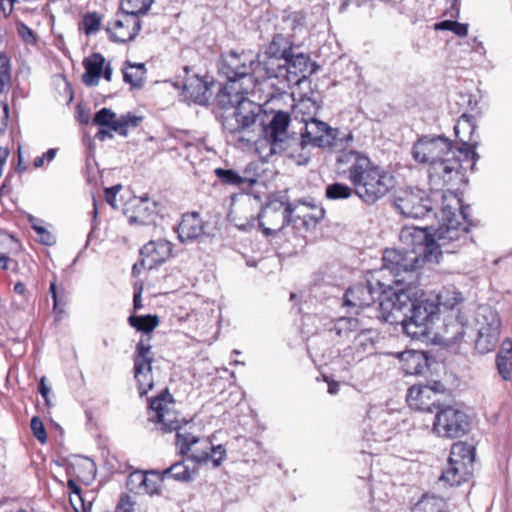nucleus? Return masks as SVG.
Returning a JSON list of instances; mask_svg holds the SVG:
<instances>
[{
  "mask_svg": "<svg viewBox=\"0 0 512 512\" xmlns=\"http://www.w3.org/2000/svg\"><path fill=\"white\" fill-rule=\"evenodd\" d=\"M258 166L257 164L250 163L245 167L243 173L241 174L243 179V186H247L248 188L253 187L258 181Z\"/></svg>",
  "mask_w": 512,
  "mask_h": 512,
  "instance_id": "obj_49",
  "label": "nucleus"
},
{
  "mask_svg": "<svg viewBox=\"0 0 512 512\" xmlns=\"http://www.w3.org/2000/svg\"><path fill=\"white\" fill-rule=\"evenodd\" d=\"M121 190V185H115L105 189V198L106 201L112 206L115 205L116 196L118 192Z\"/></svg>",
  "mask_w": 512,
  "mask_h": 512,
  "instance_id": "obj_61",
  "label": "nucleus"
},
{
  "mask_svg": "<svg viewBox=\"0 0 512 512\" xmlns=\"http://www.w3.org/2000/svg\"><path fill=\"white\" fill-rule=\"evenodd\" d=\"M215 174L224 184L243 186V179L241 174L232 169L217 168L215 170Z\"/></svg>",
  "mask_w": 512,
  "mask_h": 512,
  "instance_id": "obj_46",
  "label": "nucleus"
},
{
  "mask_svg": "<svg viewBox=\"0 0 512 512\" xmlns=\"http://www.w3.org/2000/svg\"><path fill=\"white\" fill-rule=\"evenodd\" d=\"M285 66V60L265 53L262 59L254 58V72L252 74L254 89L258 84L273 78L279 79V83H285Z\"/></svg>",
  "mask_w": 512,
  "mask_h": 512,
  "instance_id": "obj_19",
  "label": "nucleus"
},
{
  "mask_svg": "<svg viewBox=\"0 0 512 512\" xmlns=\"http://www.w3.org/2000/svg\"><path fill=\"white\" fill-rule=\"evenodd\" d=\"M469 427V417L464 411L453 405L438 406L432 424V430L438 437L460 438L468 432Z\"/></svg>",
  "mask_w": 512,
  "mask_h": 512,
  "instance_id": "obj_10",
  "label": "nucleus"
},
{
  "mask_svg": "<svg viewBox=\"0 0 512 512\" xmlns=\"http://www.w3.org/2000/svg\"><path fill=\"white\" fill-rule=\"evenodd\" d=\"M16 2L17 0H0V11L3 13L4 17L10 15Z\"/></svg>",
  "mask_w": 512,
  "mask_h": 512,
  "instance_id": "obj_62",
  "label": "nucleus"
},
{
  "mask_svg": "<svg viewBox=\"0 0 512 512\" xmlns=\"http://www.w3.org/2000/svg\"><path fill=\"white\" fill-rule=\"evenodd\" d=\"M303 207L306 208H312L314 210L313 214H303L299 215L298 218L303 219V221L307 224L313 222L317 223L319 220H321L324 217V210L321 207H318L316 205H310L307 203H301Z\"/></svg>",
  "mask_w": 512,
  "mask_h": 512,
  "instance_id": "obj_53",
  "label": "nucleus"
},
{
  "mask_svg": "<svg viewBox=\"0 0 512 512\" xmlns=\"http://www.w3.org/2000/svg\"><path fill=\"white\" fill-rule=\"evenodd\" d=\"M162 481V478H161ZM160 479L155 474L151 476L147 474V481L143 484V491L141 495H155L160 491Z\"/></svg>",
  "mask_w": 512,
  "mask_h": 512,
  "instance_id": "obj_52",
  "label": "nucleus"
},
{
  "mask_svg": "<svg viewBox=\"0 0 512 512\" xmlns=\"http://www.w3.org/2000/svg\"><path fill=\"white\" fill-rule=\"evenodd\" d=\"M383 266L379 270H385L391 281V288L406 306L412 302V296L417 295L420 281V269L425 261L421 253L408 248H387L383 253Z\"/></svg>",
  "mask_w": 512,
  "mask_h": 512,
  "instance_id": "obj_7",
  "label": "nucleus"
},
{
  "mask_svg": "<svg viewBox=\"0 0 512 512\" xmlns=\"http://www.w3.org/2000/svg\"><path fill=\"white\" fill-rule=\"evenodd\" d=\"M468 211L469 206L463 205L457 193H443L434 234L428 228L405 226L400 232V240L408 250L421 253L425 262L437 264L444 252L455 253L471 239L472 221Z\"/></svg>",
  "mask_w": 512,
  "mask_h": 512,
  "instance_id": "obj_3",
  "label": "nucleus"
},
{
  "mask_svg": "<svg viewBox=\"0 0 512 512\" xmlns=\"http://www.w3.org/2000/svg\"><path fill=\"white\" fill-rule=\"evenodd\" d=\"M266 112L262 115L249 130L232 135L237 139L238 146L248 151H253L262 161L279 152L282 143L286 138L287 129L290 124V115L284 111L276 112L270 122L265 124Z\"/></svg>",
  "mask_w": 512,
  "mask_h": 512,
  "instance_id": "obj_8",
  "label": "nucleus"
},
{
  "mask_svg": "<svg viewBox=\"0 0 512 512\" xmlns=\"http://www.w3.org/2000/svg\"><path fill=\"white\" fill-rule=\"evenodd\" d=\"M142 293H143V285L135 284L134 286V297H133V306L135 310H139L143 307L142 305Z\"/></svg>",
  "mask_w": 512,
  "mask_h": 512,
  "instance_id": "obj_60",
  "label": "nucleus"
},
{
  "mask_svg": "<svg viewBox=\"0 0 512 512\" xmlns=\"http://www.w3.org/2000/svg\"><path fill=\"white\" fill-rule=\"evenodd\" d=\"M471 468L464 463H459L448 459L446 468L441 474L440 480L446 482L450 486L460 485L467 481L471 474Z\"/></svg>",
  "mask_w": 512,
  "mask_h": 512,
  "instance_id": "obj_28",
  "label": "nucleus"
},
{
  "mask_svg": "<svg viewBox=\"0 0 512 512\" xmlns=\"http://www.w3.org/2000/svg\"><path fill=\"white\" fill-rule=\"evenodd\" d=\"M30 8L28 6L25 7H17L15 8L16 15V31L19 37H21L26 44L32 43V29L25 24L23 17L26 13H28Z\"/></svg>",
  "mask_w": 512,
  "mask_h": 512,
  "instance_id": "obj_43",
  "label": "nucleus"
},
{
  "mask_svg": "<svg viewBox=\"0 0 512 512\" xmlns=\"http://www.w3.org/2000/svg\"><path fill=\"white\" fill-rule=\"evenodd\" d=\"M338 333L357 332L353 339V346L357 353L371 355L376 350V344L379 341V333L375 329L361 328L358 319L353 317H343L337 323Z\"/></svg>",
  "mask_w": 512,
  "mask_h": 512,
  "instance_id": "obj_15",
  "label": "nucleus"
},
{
  "mask_svg": "<svg viewBox=\"0 0 512 512\" xmlns=\"http://www.w3.org/2000/svg\"><path fill=\"white\" fill-rule=\"evenodd\" d=\"M197 471V467L190 468L185 460L172 464L167 469L161 472L162 480L172 478L176 481L187 482L190 481Z\"/></svg>",
  "mask_w": 512,
  "mask_h": 512,
  "instance_id": "obj_34",
  "label": "nucleus"
},
{
  "mask_svg": "<svg viewBox=\"0 0 512 512\" xmlns=\"http://www.w3.org/2000/svg\"><path fill=\"white\" fill-rule=\"evenodd\" d=\"M50 291L52 293V297L54 300V311H57L59 314L63 313L62 307L65 305V302L62 301L61 298L58 297L57 291H56V284L54 281L50 283Z\"/></svg>",
  "mask_w": 512,
  "mask_h": 512,
  "instance_id": "obj_57",
  "label": "nucleus"
},
{
  "mask_svg": "<svg viewBox=\"0 0 512 512\" xmlns=\"http://www.w3.org/2000/svg\"><path fill=\"white\" fill-rule=\"evenodd\" d=\"M101 25L102 16L98 12H88L79 23V29L84 32L86 36H91L99 32Z\"/></svg>",
  "mask_w": 512,
  "mask_h": 512,
  "instance_id": "obj_41",
  "label": "nucleus"
},
{
  "mask_svg": "<svg viewBox=\"0 0 512 512\" xmlns=\"http://www.w3.org/2000/svg\"><path fill=\"white\" fill-rule=\"evenodd\" d=\"M34 437L42 444L47 442V433L43 422L37 416H34Z\"/></svg>",
  "mask_w": 512,
  "mask_h": 512,
  "instance_id": "obj_54",
  "label": "nucleus"
},
{
  "mask_svg": "<svg viewBox=\"0 0 512 512\" xmlns=\"http://www.w3.org/2000/svg\"><path fill=\"white\" fill-rule=\"evenodd\" d=\"M353 192V187L344 183L335 182L326 187L325 195L331 200H342L350 198Z\"/></svg>",
  "mask_w": 512,
  "mask_h": 512,
  "instance_id": "obj_44",
  "label": "nucleus"
},
{
  "mask_svg": "<svg viewBox=\"0 0 512 512\" xmlns=\"http://www.w3.org/2000/svg\"><path fill=\"white\" fill-rule=\"evenodd\" d=\"M265 54L286 60L293 54V44L284 35L276 34L269 43Z\"/></svg>",
  "mask_w": 512,
  "mask_h": 512,
  "instance_id": "obj_32",
  "label": "nucleus"
},
{
  "mask_svg": "<svg viewBox=\"0 0 512 512\" xmlns=\"http://www.w3.org/2000/svg\"><path fill=\"white\" fill-rule=\"evenodd\" d=\"M134 214L131 220L140 224H149L156 216V203L148 197H141L134 208Z\"/></svg>",
  "mask_w": 512,
  "mask_h": 512,
  "instance_id": "obj_33",
  "label": "nucleus"
},
{
  "mask_svg": "<svg viewBox=\"0 0 512 512\" xmlns=\"http://www.w3.org/2000/svg\"><path fill=\"white\" fill-rule=\"evenodd\" d=\"M396 210L407 218H423L432 210L428 194L419 188L400 189L393 198Z\"/></svg>",
  "mask_w": 512,
  "mask_h": 512,
  "instance_id": "obj_12",
  "label": "nucleus"
},
{
  "mask_svg": "<svg viewBox=\"0 0 512 512\" xmlns=\"http://www.w3.org/2000/svg\"><path fill=\"white\" fill-rule=\"evenodd\" d=\"M181 89V97L185 102L203 105L209 100V85L198 75H188Z\"/></svg>",
  "mask_w": 512,
  "mask_h": 512,
  "instance_id": "obj_24",
  "label": "nucleus"
},
{
  "mask_svg": "<svg viewBox=\"0 0 512 512\" xmlns=\"http://www.w3.org/2000/svg\"><path fill=\"white\" fill-rule=\"evenodd\" d=\"M140 253L142 257L140 264L151 270L171 256L172 245L166 240L150 241L141 248Z\"/></svg>",
  "mask_w": 512,
  "mask_h": 512,
  "instance_id": "obj_23",
  "label": "nucleus"
},
{
  "mask_svg": "<svg viewBox=\"0 0 512 512\" xmlns=\"http://www.w3.org/2000/svg\"><path fill=\"white\" fill-rule=\"evenodd\" d=\"M34 232L37 234V241L45 246H53L56 243L55 234L43 225L34 224Z\"/></svg>",
  "mask_w": 512,
  "mask_h": 512,
  "instance_id": "obj_48",
  "label": "nucleus"
},
{
  "mask_svg": "<svg viewBox=\"0 0 512 512\" xmlns=\"http://www.w3.org/2000/svg\"><path fill=\"white\" fill-rule=\"evenodd\" d=\"M296 206L279 199L269 201L257 215L259 225L267 236L275 235L292 222Z\"/></svg>",
  "mask_w": 512,
  "mask_h": 512,
  "instance_id": "obj_11",
  "label": "nucleus"
},
{
  "mask_svg": "<svg viewBox=\"0 0 512 512\" xmlns=\"http://www.w3.org/2000/svg\"><path fill=\"white\" fill-rule=\"evenodd\" d=\"M307 145H304V150L299 148L296 145V142L294 143V152H291L288 154V157L291 158L297 165H306L308 164L310 160V153L307 150Z\"/></svg>",
  "mask_w": 512,
  "mask_h": 512,
  "instance_id": "obj_51",
  "label": "nucleus"
},
{
  "mask_svg": "<svg viewBox=\"0 0 512 512\" xmlns=\"http://www.w3.org/2000/svg\"><path fill=\"white\" fill-rule=\"evenodd\" d=\"M455 135L461 142L456 152L452 142L444 136H423L412 147V157L428 168L429 185L432 191L447 188L454 192L468 183L467 171H473L479 159L476 153L478 142L473 138L476 131L474 116L463 114L454 127Z\"/></svg>",
  "mask_w": 512,
  "mask_h": 512,
  "instance_id": "obj_1",
  "label": "nucleus"
},
{
  "mask_svg": "<svg viewBox=\"0 0 512 512\" xmlns=\"http://www.w3.org/2000/svg\"><path fill=\"white\" fill-rule=\"evenodd\" d=\"M305 129L301 132V141L296 145L304 150V145H311L318 148H330L335 143L334 130L325 122L318 119L307 121Z\"/></svg>",
  "mask_w": 512,
  "mask_h": 512,
  "instance_id": "obj_18",
  "label": "nucleus"
},
{
  "mask_svg": "<svg viewBox=\"0 0 512 512\" xmlns=\"http://www.w3.org/2000/svg\"><path fill=\"white\" fill-rule=\"evenodd\" d=\"M3 92L0 93V97ZM9 119V110L8 105L5 101L0 100V134H3L6 131Z\"/></svg>",
  "mask_w": 512,
  "mask_h": 512,
  "instance_id": "obj_55",
  "label": "nucleus"
},
{
  "mask_svg": "<svg viewBox=\"0 0 512 512\" xmlns=\"http://www.w3.org/2000/svg\"><path fill=\"white\" fill-rule=\"evenodd\" d=\"M463 301L462 294L453 287L444 288L436 298L435 303L448 310H454L457 305Z\"/></svg>",
  "mask_w": 512,
  "mask_h": 512,
  "instance_id": "obj_37",
  "label": "nucleus"
},
{
  "mask_svg": "<svg viewBox=\"0 0 512 512\" xmlns=\"http://www.w3.org/2000/svg\"><path fill=\"white\" fill-rule=\"evenodd\" d=\"M39 393L44 398L46 406L50 407L52 405L49 397L51 394V388L46 384L45 377L40 379Z\"/></svg>",
  "mask_w": 512,
  "mask_h": 512,
  "instance_id": "obj_58",
  "label": "nucleus"
},
{
  "mask_svg": "<svg viewBox=\"0 0 512 512\" xmlns=\"http://www.w3.org/2000/svg\"><path fill=\"white\" fill-rule=\"evenodd\" d=\"M399 321L393 325L400 324L402 332L412 340H423L428 338L432 329L433 321L438 316V305L430 299H417L412 302L410 314L403 313Z\"/></svg>",
  "mask_w": 512,
  "mask_h": 512,
  "instance_id": "obj_9",
  "label": "nucleus"
},
{
  "mask_svg": "<svg viewBox=\"0 0 512 512\" xmlns=\"http://www.w3.org/2000/svg\"><path fill=\"white\" fill-rule=\"evenodd\" d=\"M67 487L69 489L70 503L73 506L75 512H90L91 503L86 504L83 497L81 488L75 479L70 478L67 481Z\"/></svg>",
  "mask_w": 512,
  "mask_h": 512,
  "instance_id": "obj_38",
  "label": "nucleus"
},
{
  "mask_svg": "<svg viewBox=\"0 0 512 512\" xmlns=\"http://www.w3.org/2000/svg\"><path fill=\"white\" fill-rule=\"evenodd\" d=\"M410 512H450V510L442 497L425 494L411 507Z\"/></svg>",
  "mask_w": 512,
  "mask_h": 512,
  "instance_id": "obj_30",
  "label": "nucleus"
},
{
  "mask_svg": "<svg viewBox=\"0 0 512 512\" xmlns=\"http://www.w3.org/2000/svg\"><path fill=\"white\" fill-rule=\"evenodd\" d=\"M465 335V323L460 320L459 316H450L445 323V337L449 342H457Z\"/></svg>",
  "mask_w": 512,
  "mask_h": 512,
  "instance_id": "obj_40",
  "label": "nucleus"
},
{
  "mask_svg": "<svg viewBox=\"0 0 512 512\" xmlns=\"http://www.w3.org/2000/svg\"><path fill=\"white\" fill-rule=\"evenodd\" d=\"M9 60L6 56L0 54V93L10 83Z\"/></svg>",
  "mask_w": 512,
  "mask_h": 512,
  "instance_id": "obj_50",
  "label": "nucleus"
},
{
  "mask_svg": "<svg viewBox=\"0 0 512 512\" xmlns=\"http://www.w3.org/2000/svg\"><path fill=\"white\" fill-rule=\"evenodd\" d=\"M57 150L55 148L48 149L41 156L34 158V168L42 167L45 161L51 162L56 156Z\"/></svg>",
  "mask_w": 512,
  "mask_h": 512,
  "instance_id": "obj_56",
  "label": "nucleus"
},
{
  "mask_svg": "<svg viewBox=\"0 0 512 512\" xmlns=\"http://www.w3.org/2000/svg\"><path fill=\"white\" fill-rule=\"evenodd\" d=\"M14 296L12 300V304L17 309H24L28 305L29 300V291L26 286L22 282H18L14 285Z\"/></svg>",
  "mask_w": 512,
  "mask_h": 512,
  "instance_id": "obj_47",
  "label": "nucleus"
},
{
  "mask_svg": "<svg viewBox=\"0 0 512 512\" xmlns=\"http://www.w3.org/2000/svg\"><path fill=\"white\" fill-rule=\"evenodd\" d=\"M449 459L472 467L475 459V448L466 442H456L451 446Z\"/></svg>",
  "mask_w": 512,
  "mask_h": 512,
  "instance_id": "obj_36",
  "label": "nucleus"
},
{
  "mask_svg": "<svg viewBox=\"0 0 512 512\" xmlns=\"http://www.w3.org/2000/svg\"><path fill=\"white\" fill-rule=\"evenodd\" d=\"M128 322L137 331L150 333L158 326L159 318L157 315L151 314L140 316L131 315L128 318Z\"/></svg>",
  "mask_w": 512,
  "mask_h": 512,
  "instance_id": "obj_39",
  "label": "nucleus"
},
{
  "mask_svg": "<svg viewBox=\"0 0 512 512\" xmlns=\"http://www.w3.org/2000/svg\"><path fill=\"white\" fill-rule=\"evenodd\" d=\"M451 32L459 37H465L468 34V24L455 21Z\"/></svg>",
  "mask_w": 512,
  "mask_h": 512,
  "instance_id": "obj_63",
  "label": "nucleus"
},
{
  "mask_svg": "<svg viewBox=\"0 0 512 512\" xmlns=\"http://www.w3.org/2000/svg\"><path fill=\"white\" fill-rule=\"evenodd\" d=\"M408 406L416 411L432 412L436 399L427 385H412L406 395Z\"/></svg>",
  "mask_w": 512,
  "mask_h": 512,
  "instance_id": "obj_26",
  "label": "nucleus"
},
{
  "mask_svg": "<svg viewBox=\"0 0 512 512\" xmlns=\"http://www.w3.org/2000/svg\"><path fill=\"white\" fill-rule=\"evenodd\" d=\"M123 81L130 85L131 89H141L146 81L147 69L144 63L125 61L122 66Z\"/></svg>",
  "mask_w": 512,
  "mask_h": 512,
  "instance_id": "obj_27",
  "label": "nucleus"
},
{
  "mask_svg": "<svg viewBox=\"0 0 512 512\" xmlns=\"http://www.w3.org/2000/svg\"><path fill=\"white\" fill-rule=\"evenodd\" d=\"M496 368L504 381H510L512 369V340L506 338L502 341L500 350L496 355Z\"/></svg>",
  "mask_w": 512,
  "mask_h": 512,
  "instance_id": "obj_29",
  "label": "nucleus"
},
{
  "mask_svg": "<svg viewBox=\"0 0 512 512\" xmlns=\"http://www.w3.org/2000/svg\"><path fill=\"white\" fill-rule=\"evenodd\" d=\"M150 421L163 433L175 432V449L178 455L187 456L195 467L218 468L226 458V448L214 445L209 437L201 435L192 421L179 417L174 399L166 390L150 401Z\"/></svg>",
  "mask_w": 512,
  "mask_h": 512,
  "instance_id": "obj_4",
  "label": "nucleus"
},
{
  "mask_svg": "<svg viewBox=\"0 0 512 512\" xmlns=\"http://www.w3.org/2000/svg\"><path fill=\"white\" fill-rule=\"evenodd\" d=\"M501 332V319L499 314L486 308L480 314L478 336L475 342L476 350L486 354L494 350Z\"/></svg>",
  "mask_w": 512,
  "mask_h": 512,
  "instance_id": "obj_14",
  "label": "nucleus"
},
{
  "mask_svg": "<svg viewBox=\"0 0 512 512\" xmlns=\"http://www.w3.org/2000/svg\"><path fill=\"white\" fill-rule=\"evenodd\" d=\"M335 173L349 181L355 194L366 204L376 203L390 189L387 171L358 150L341 151L335 160Z\"/></svg>",
  "mask_w": 512,
  "mask_h": 512,
  "instance_id": "obj_5",
  "label": "nucleus"
},
{
  "mask_svg": "<svg viewBox=\"0 0 512 512\" xmlns=\"http://www.w3.org/2000/svg\"><path fill=\"white\" fill-rule=\"evenodd\" d=\"M146 481L147 473L134 471L128 476L126 486L130 492L140 495L143 491V484H145Z\"/></svg>",
  "mask_w": 512,
  "mask_h": 512,
  "instance_id": "obj_45",
  "label": "nucleus"
},
{
  "mask_svg": "<svg viewBox=\"0 0 512 512\" xmlns=\"http://www.w3.org/2000/svg\"><path fill=\"white\" fill-rule=\"evenodd\" d=\"M398 359L400 368L405 375H423L430 367V358L424 351L407 350L397 353H389Z\"/></svg>",
  "mask_w": 512,
  "mask_h": 512,
  "instance_id": "obj_22",
  "label": "nucleus"
},
{
  "mask_svg": "<svg viewBox=\"0 0 512 512\" xmlns=\"http://www.w3.org/2000/svg\"><path fill=\"white\" fill-rule=\"evenodd\" d=\"M153 2L154 0H122L120 10L139 18L148 12Z\"/></svg>",
  "mask_w": 512,
  "mask_h": 512,
  "instance_id": "obj_42",
  "label": "nucleus"
},
{
  "mask_svg": "<svg viewBox=\"0 0 512 512\" xmlns=\"http://www.w3.org/2000/svg\"><path fill=\"white\" fill-rule=\"evenodd\" d=\"M321 108V105L314 99L309 97H303L295 105L294 112L296 118H300V121L306 123L317 119L316 116Z\"/></svg>",
  "mask_w": 512,
  "mask_h": 512,
  "instance_id": "obj_35",
  "label": "nucleus"
},
{
  "mask_svg": "<svg viewBox=\"0 0 512 512\" xmlns=\"http://www.w3.org/2000/svg\"><path fill=\"white\" fill-rule=\"evenodd\" d=\"M149 339H140L134 356V377L140 396L146 395L154 386L152 374L153 357Z\"/></svg>",
  "mask_w": 512,
  "mask_h": 512,
  "instance_id": "obj_16",
  "label": "nucleus"
},
{
  "mask_svg": "<svg viewBox=\"0 0 512 512\" xmlns=\"http://www.w3.org/2000/svg\"><path fill=\"white\" fill-rule=\"evenodd\" d=\"M285 84L287 87L300 85L315 72V64L304 53L292 54L285 60Z\"/></svg>",
  "mask_w": 512,
  "mask_h": 512,
  "instance_id": "obj_21",
  "label": "nucleus"
},
{
  "mask_svg": "<svg viewBox=\"0 0 512 512\" xmlns=\"http://www.w3.org/2000/svg\"><path fill=\"white\" fill-rule=\"evenodd\" d=\"M105 30L111 41L126 43L134 40L139 34L141 21L138 17L120 10L115 19L107 23Z\"/></svg>",
  "mask_w": 512,
  "mask_h": 512,
  "instance_id": "obj_17",
  "label": "nucleus"
},
{
  "mask_svg": "<svg viewBox=\"0 0 512 512\" xmlns=\"http://www.w3.org/2000/svg\"><path fill=\"white\" fill-rule=\"evenodd\" d=\"M115 512H133V503L128 495L121 497Z\"/></svg>",
  "mask_w": 512,
  "mask_h": 512,
  "instance_id": "obj_59",
  "label": "nucleus"
},
{
  "mask_svg": "<svg viewBox=\"0 0 512 512\" xmlns=\"http://www.w3.org/2000/svg\"><path fill=\"white\" fill-rule=\"evenodd\" d=\"M141 121V117H137L131 113H127L118 118L111 109L105 107L100 109L93 119L94 124L100 127L96 134V137L100 141L111 138L112 132L121 136H127L129 128L137 127Z\"/></svg>",
  "mask_w": 512,
  "mask_h": 512,
  "instance_id": "obj_13",
  "label": "nucleus"
},
{
  "mask_svg": "<svg viewBox=\"0 0 512 512\" xmlns=\"http://www.w3.org/2000/svg\"><path fill=\"white\" fill-rule=\"evenodd\" d=\"M385 270H372L366 274L365 284L351 286L344 294V305L353 308H365L379 302L378 318L388 324L399 321L401 308L406 304L398 299L391 288L390 279Z\"/></svg>",
  "mask_w": 512,
  "mask_h": 512,
  "instance_id": "obj_6",
  "label": "nucleus"
},
{
  "mask_svg": "<svg viewBox=\"0 0 512 512\" xmlns=\"http://www.w3.org/2000/svg\"><path fill=\"white\" fill-rule=\"evenodd\" d=\"M218 71L227 80L217 95L223 109L219 116L222 129L232 135L249 130L263 113L262 106L248 98L254 90V56L230 50L221 55Z\"/></svg>",
  "mask_w": 512,
  "mask_h": 512,
  "instance_id": "obj_2",
  "label": "nucleus"
},
{
  "mask_svg": "<svg viewBox=\"0 0 512 512\" xmlns=\"http://www.w3.org/2000/svg\"><path fill=\"white\" fill-rule=\"evenodd\" d=\"M73 475L86 485L91 484L96 477V465L87 457L79 458L71 467Z\"/></svg>",
  "mask_w": 512,
  "mask_h": 512,
  "instance_id": "obj_31",
  "label": "nucleus"
},
{
  "mask_svg": "<svg viewBox=\"0 0 512 512\" xmlns=\"http://www.w3.org/2000/svg\"><path fill=\"white\" fill-rule=\"evenodd\" d=\"M84 73L82 82L89 87L97 86L103 77L110 82L112 79L113 69L110 61H106L101 53H92L83 60Z\"/></svg>",
  "mask_w": 512,
  "mask_h": 512,
  "instance_id": "obj_20",
  "label": "nucleus"
},
{
  "mask_svg": "<svg viewBox=\"0 0 512 512\" xmlns=\"http://www.w3.org/2000/svg\"><path fill=\"white\" fill-rule=\"evenodd\" d=\"M181 243H190L204 235V221L197 212L183 214L177 229Z\"/></svg>",
  "mask_w": 512,
  "mask_h": 512,
  "instance_id": "obj_25",
  "label": "nucleus"
},
{
  "mask_svg": "<svg viewBox=\"0 0 512 512\" xmlns=\"http://www.w3.org/2000/svg\"><path fill=\"white\" fill-rule=\"evenodd\" d=\"M435 397L437 394H444L447 391L446 386L441 381H433L431 385H427Z\"/></svg>",
  "mask_w": 512,
  "mask_h": 512,
  "instance_id": "obj_64",
  "label": "nucleus"
}]
</instances>
